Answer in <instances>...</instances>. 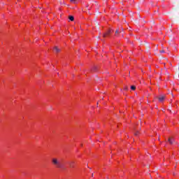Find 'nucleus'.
Returning <instances> with one entry per match:
<instances>
[{"instance_id": "obj_1", "label": "nucleus", "mask_w": 179, "mask_h": 179, "mask_svg": "<svg viewBox=\"0 0 179 179\" xmlns=\"http://www.w3.org/2000/svg\"><path fill=\"white\" fill-rule=\"evenodd\" d=\"M52 163L56 166L57 169H62V164L57 159L54 158L52 159Z\"/></svg>"}, {"instance_id": "obj_2", "label": "nucleus", "mask_w": 179, "mask_h": 179, "mask_svg": "<svg viewBox=\"0 0 179 179\" xmlns=\"http://www.w3.org/2000/svg\"><path fill=\"white\" fill-rule=\"evenodd\" d=\"M69 165L70 169H73L75 167V162L74 161L69 162Z\"/></svg>"}, {"instance_id": "obj_3", "label": "nucleus", "mask_w": 179, "mask_h": 179, "mask_svg": "<svg viewBox=\"0 0 179 179\" xmlns=\"http://www.w3.org/2000/svg\"><path fill=\"white\" fill-rule=\"evenodd\" d=\"M111 34V29H108L105 34H103V37L106 38L107 36Z\"/></svg>"}, {"instance_id": "obj_4", "label": "nucleus", "mask_w": 179, "mask_h": 179, "mask_svg": "<svg viewBox=\"0 0 179 179\" xmlns=\"http://www.w3.org/2000/svg\"><path fill=\"white\" fill-rule=\"evenodd\" d=\"M53 50H54L55 52H56L57 54L58 52H61V49L58 48L57 46H55Z\"/></svg>"}, {"instance_id": "obj_5", "label": "nucleus", "mask_w": 179, "mask_h": 179, "mask_svg": "<svg viewBox=\"0 0 179 179\" xmlns=\"http://www.w3.org/2000/svg\"><path fill=\"white\" fill-rule=\"evenodd\" d=\"M164 99H166V95H161L159 97H158V100L159 101H163V100H164Z\"/></svg>"}, {"instance_id": "obj_6", "label": "nucleus", "mask_w": 179, "mask_h": 179, "mask_svg": "<svg viewBox=\"0 0 179 179\" xmlns=\"http://www.w3.org/2000/svg\"><path fill=\"white\" fill-rule=\"evenodd\" d=\"M168 142H169V143L171 144V145H173V143H174V138H169L168 139Z\"/></svg>"}, {"instance_id": "obj_7", "label": "nucleus", "mask_w": 179, "mask_h": 179, "mask_svg": "<svg viewBox=\"0 0 179 179\" xmlns=\"http://www.w3.org/2000/svg\"><path fill=\"white\" fill-rule=\"evenodd\" d=\"M134 135L135 136H138V135H139V131H138V130H136V129H134Z\"/></svg>"}, {"instance_id": "obj_8", "label": "nucleus", "mask_w": 179, "mask_h": 179, "mask_svg": "<svg viewBox=\"0 0 179 179\" xmlns=\"http://www.w3.org/2000/svg\"><path fill=\"white\" fill-rule=\"evenodd\" d=\"M69 20H71V22H73V20H75V18L73 17V16H70L69 17Z\"/></svg>"}, {"instance_id": "obj_9", "label": "nucleus", "mask_w": 179, "mask_h": 179, "mask_svg": "<svg viewBox=\"0 0 179 179\" xmlns=\"http://www.w3.org/2000/svg\"><path fill=\"white\" fill-rule=\"evenodd\" d=\"M131 90H136V87H135V85H132V86L131 87Z\"/></svg>"}, {"instance_id": "obj_10", "label": "nucleus", "mask_w": 179, "mask_h": 179, "mask_svg": "<svg viewBox=\"0 0 179 179\" xmlns=\"http://www.w3.org/2000/svg\"><path fill=\"white\" fill-rule=\"evenodd\" d=\"M78 0H70L72 3H76Z\"/></svg>"}, {"instance_id": "obj_11", "label": "nucleus", "mask_w": 179, "mask_h": 179, "mask_svg": "<svg viewBox=\"0 0 179 179\" xmlns=\"http://www.w3.org/2000/svg\"><path fill=\"white\" fill-rule=\"evenodd\" d=\"M96 69H97V67L94 66L91 71H96Z\"/></svg>"}, {"instance_id": "obj_12", "label": "nucleus", "mask_w": 179, "mask_h": 179, "mask_svg": "<svg viewBox=\"0 0 179 179\" xmlns=\"http://www.w3.org/2000/svg\"><path fill=\"white\" fill-rule=\"evenodd\" d=\"M124 90H128V86H125V87H124Z\"/></svg>"}, {"instance_id": "obj_13", "label": "nucleus", "mask_w": 179, "mask_h": 179, "mask_svg": "<svg viewBox=\"0 0 179 179\" xmlns=\"http://www.w3.org/2000/svg\"><path fill=\"white\" fill-rule=\"evenodd\" d=\"M159 52H161V54H163V53H164V50H160Z\"/></svg>"}, {"instance_id": "obj_14", "label": "nucleus", "mask_w": 179, "mask_h": 179, "mask_svg": "<svg viewBox=\"0 0 179 179\" xmlns=\"http://www.w3.org/2000/svg\"><path fill=\"white\" fill-rule=\"evenodd\" d=\"M115 33L117 34V33H120V31H118V29H117Z\"/></svg>"}, {"instance_id": "obj_15", "label": "nucleus", "mask_w": 179, "mask_h": 179, "mask_svg": "<svg viewBox=\"0 0 179 179\" xmlns=\"http://www.w3.org/2000/svg\"><path fill=\"white\" fill-rule=\"evenodd\" d=\"M98 38H100V36H98Z\"/></svg>"}, {"instance_id": "obj_16", "label": "nucleus", "mask_w": 179, "mask_h": 179, "mask_svg": "<svg viewBox=\"0 0 179 179\" xmlns=\"http://www.w3.org/2000/svg\"><path fill=\"white\" fill-rule=\"evenodd\" d=\"M92 177H93V173H92Z\"/></svg>"}, {"instance_id": "obj_17", "label": "nucleus", "mask_w": 179, "mask_h": 179, "mask_svg": "<svg viewBox=\"0 0 179 179\" xmlns=\"http://www.w3.org/2000/svg\"><path fill=\"white\" fill-rule=\"evenodd\" d=\"M107 179H110L109 178H107Z\"/></svg>"}]
</instances>
